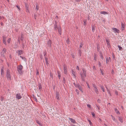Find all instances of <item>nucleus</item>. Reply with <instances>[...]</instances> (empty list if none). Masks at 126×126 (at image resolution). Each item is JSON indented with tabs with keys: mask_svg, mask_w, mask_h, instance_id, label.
<instances>
[{
	"mask_svg": "<svg viewBox=\"0 0 126 126\" xmlns=\"http://www.w3.org/2000/svg\"><path fill=\"white\" fill-rule=\"evenodd\" d=\"M23 68V67L21 64L18 65L17 67V71L20 75H22L23 73V71H22Z\"/></svg>",
	"mask_w": 126,
	"mask_h": 126,
	"instance_id": "f257e3e1",
	"label": "nucleus"
},
{
	"mask_svg": "<svg viewBox=\"0 0 126 126\" xmlns=\"http://www.w3.org/2000/svg\"><path fill=\"white\" fill-rule=\"evenodd\" d=\"M80 74L82 81L84 82L85 81V78L86 77V75L82 73H80Z\"/></svg>",
	"mask_w": 126,
	"mask_h": 126,
	"instance_id": "f03ea898",
	"label": "nucleus"
},
{
	"mask_svg": "<svg viewBox=\"0 0 126 126\" xmlns=\"http://www.w3.org/2000/svg\"><path fill=\"white\" fill-rule=\"evenodd\" d=\"M6 77L8 79H11V77L10 73V70L9 69H8L6 73Z\"/></svg>",
	"mask_w": 126,
	"mask_h": 126,
	"instance_id": "7ed1b4c3",
	"label": "nucleus"
},
{
	"mask_svg": "<svg viewBox=\"0 0 126 126\" xmlns=\"http://www.w3.org/2000/svg\"><path fill=\"white\" fill-rule=\"evenodd\" d=\"M112 29L113 30V32L115 33L116 32L117 33H119V32L120 31L119 30L116 28H112Z\"/></svg>",
	"mask_w": 126,
	"mask_h": 126,
	"instance_id": "20e7f679",
	"label": "nucleus"
},
{
	"mask_svg": "<svg viewBox=\"0 0 126 126\" xmlns=\"http://www.w3.org/2000/svg\"><path fill=\"white\" fill-rule=\"evenodd\" d=\"M93 87L94 88V89L95 90V92L97 94H98V90L97 88V87L96 86L94 85V84H93Z\"/></svg>",
	"mask_w": 126,
	"mask_h": 126,
	"instance_id": "39448f33",
	"label": "nucleus"
},
{
	"mask_svg": "<svg viewBox=\"0 0 126 126\" xmlns=\"http://www.w3.org/2000/svg\"><path fill=\"white\" fill-rule=\"evenodd\" d=\"M25 5L26 12H29V10L28 9V7L29 6L28 4L26 3H25Z\"/></svg>",
	"mask_w": 126,
	"mask_h": 126,
	"instance_id": "423d86ee",
	"label": "nucleus"
},
{
	"mask_svg": "<svg viewBox=\"0 0 126 126\" xmlns=\"http://www.w3.org/2000/svg\"><path fill=\"white\" fill-rule=\"evenodd\" d=\"M16 98L18 99H19L22 98V96L20 94H17L16 95Z\"/></svg>",
	"mask_w": 126,
	"mask_h": 126,
	"instance_id": "0eeeda50",
	"label": "nucleus"
},
{
	"mask_svg": "<svg viewBox=\"0 0 126 126\" xmlns=\"http://www.w3.org/2000/svg\"><path fill=\"white\" fill-rule=\"evenodd\" d=\"M52 42L51 40H49L47 42V44L48 47H51Z\"/></svg>",
	"mask_w": 126,
	"mask_h": 126,
	"instance_id": "6e6552de",
	"label": "nucleus"
},
{
	"mask_svg": "<svg viewBox=\"0 0 126 126\" xmlns=\"http://www.w3.org/2000/svg\"><path fill=\"white\" fill-rule=\"evenodd\" d=\"M2 38H3V43L5 45H6V43L5 40L6 38L7 37H6V36H5V35H3L2 36Z\"/></svg>",
	"mask_w": 126,
	"mask_h": 126,
	"instance_id": "1a4fd4ad",
	"label": "nucleus"
},
{
	"mask_svg": "<svg viewBox=\"0 0 126 126\" xmlns=\"http://www.w3.org/2000/svg\"><path fill=\"white\" fill-rule=\"evenodd\" d=\"M63 70L64 71V73L65 74H67V68L66 66L64 65L63 66Z\"/></svg>",
	"mask_w": 126,
	"mask_h": 126,
	"instance_id": "9d476101",
	"label": "nucleus"
},
{
	"mask_svg": "<svg viewBox=\"0 0 126 126\" xmlns=\"http://www.w3.org/2000/svg\"><path fill=\"white\" fill-rule=\"evenodd\" d=\"M4 67L3 66L1 67V75L2 76H3L4 74Z\"/></svg>",
	"mask_w": 126,
	"mask_h": 126,
	"instance_id": "9b49d317",
	"label": "nucleus"
},
{
	"mask_svg": "<svg viewBox=\"0 0 126 126\" xmlns=\"http://www.w3.org/2000/svg\"><path fill=\"white\" fill-rule=\"evenodd\" d=\"M1 55V59H5V56L4 53H3V52H1L0 53Z\"/></svg>",
	"mask_w": 126,
	"mask_h": 126,
	"instance_id": "f8f14e48",
	"label": "nucleus"
},
{
	"mask_svg": "<svg viewBox=\"0 0 126 126\" xmlns=\"http://www.w3.org/2000/svg\"><path fill=\"white\" fill-rule=\"evenodd\" d=\"M55 24L54 25V28L55 30H56L58 28L57 27V22L56 21H55Z\"/></svg>",
	"mask_w": 126,
	"mask_h": 126,
	"instance_id": "ddd939ff",
	"label": "nucleus"
},
{
	"mask_svg": "<svg viewBox=\"0 0 126 126\" xmlns=\"http://www.w3.org/2000/svg\"><path fill=\"white\" fill-rule=\"evenodd\" d=\"M58 32L60 35H61V31H62V29L61 27H58Z\"/></svg>",
	"mask_w": 126,
	"mask_h": 126,
	"instance_id": "4468645a",
	"label": "nucleus"
},
{
	"mask_svg": "<svg viewBox=\"0 0 126 126\" xmlns=\"http://www.w3.org/2000/svg\"><path fill=\"white\" fill-rule=\"evenodd\" d=\"M69 119L73 123H76V121L75 120L72 118H69Z\"/></svg>",
	"mask_w": 126,
	"mask_h": 126,
	"instance_id": "2eb2a0df",
	"label": "nucleus"
},
{
	"mask_svg": "<svg viewBox=\"0 0 126 126\" xmlns=\"http://www.w3.org/2000/svg\"><path fill=\"white\" fill-rule=\"evenodd\" d=\"M82 70L83 71V72H81L80 73H82L86 75V71L85 69H84V68H82Z\"/></svg>",
	"mask_w": 126,
	"mask_h": 126,
	"instance_id": "dca6fc26",
	"label": "nucleus"
},
{
	"mask_svg": "<svg viewBox=\"0 0 126 126\" xmlns=\"http://www.w3.org/2000/svg\"><path fill=\"white\" fill-rule=\"evenodd\" d=\"M59 93L58 92H56V96L57 99L59 100Z\"/></svg>",
	"mask_w": 126,
	"mask_h": 126,
	"instance_id": "f3484780",
	"label": "nucleus"
},
{
	"mask_svg": "<svg viewBox=\"0 0 126 126\" xmlns=\"http://www.w3.org/2000/svg\"><path fill=\"white\" fill-rule=\"evenodd\" d=\"M57 72L58 75V78L59 79H60L61 78V72L59 71H57Z\"/></svg>",
	"mask_w": 126,
	"mask_h": 126,
	"instance_id": "a211bd4d",
	"label": "nucleus"
},
{
	"mask_svg": "<svg viewBox=\"0 0 126 126\" xmlns=\"http://www.w3.org/2000/svg\"><path fill=\"white\" fill-rule=\"evenodd\" d=\"M106 63H108L109 62V60H110V57H109V59L107 58L106 57Z\"/></svg>",
	"mask_w": 126,
	"mask_h": 126,
	"instance_id": "6ab92c4d",
	"label": "nucleus"
},
{
	"mask_svg": "<svg viewBox=\"0 0 126 126\" xmlns=\"http://www.w3.org/2000/svg\"><path fill=\"white\" fill-rule=\"evenodd\" d=\"M23 51L21 50H19L18 51V55H19L21 54H23Z\"/></svg>",
	"mask_w": 126,
	"mask_h": 126,
	"instance_id": "aec40b11",
	"label": "nucleus"
},
{
	"mask_svg": "<svg viewBox=\"0 0 126 126\" xmlns=\"http://www.w3.org/2000/svg\"><path fill=\"white\" fill-rule=\"evenodd\" d=\"M100 14H102L105 15V14H108V13L107 12L103 11H101L100 12Z\"/></svg>",
	"mask_w": 126,
	"mask_h": 126,
	"instance_id": "412c9836",
	"label": "nucleus"
},
{
	"mask_svg": "<svg viewBox=\"0 0 126 126\" xmlns=\"http://www.w3.org/2000/svg\"><path fill=\"white\" fill-rule=\"evenodd\" d=\"M100 87L103 91L104 92H105V89L104 88L103 85H101L100 86Z\"/></svg>",
	"mask_w": 126,
	"mask_h": 126,
	"instance_id": "4be33fe9",
	"label": "nucleus"
},
{
	"mask_svg": "<svg viewBox=\"0 0 126 126\" xmlns=\"http://www.w3.org/2000/svg\"><path fill=\"white\" fill-rule=\"evenodd\" d=\"M72 74L73 75L74 77L75 78H76V73H75V72L74 71H73V70H72Z\"/></svg>",
	"mask_w": 126,
	"mask_h": 126,
	"instance_id": "5701e85b",
	"label": "nucleus"
},
{
	"mask_svg": "<svg viewBox=\"0 0 126 126\" xmlns=\"http://www.w3.org/2000/svg\"><path fill=\"white\" fill-rule=\"evenodd\" d=\"M114 109H115V110L116 112L118 114H120V113H119V111L118 110L117 108H115Z\"/></svg>",
	"mask_w": 126,
	"mask_h": 126,
	"instance_id": "b1692460",
	"label": "nucleus"
},
{
	"mask_svg": "<svg viewBox=\"0 0 126 126\" xmlns=\"http://www.w3.org/2000/svg\"><path fill=\"white\" fill-rule=\"evenodd\" d=\"M95 30V26L94 25L92 26V31L94 32Z\"/></svg>",
	"mask_w": 126,
	"mask_h": 126,
	"instance_id": "393cba45",
	"label": "nucleus"
},
{
	"mask_svg": "<svg viewBox=\"0 0 126 126\" xmlns=\"http://www.w3.org/2000/svg\"><path fill=\"white\" fill-rule=\"evenodd\" d=\"M78 88L79 89V90L80 91H81L82 92V93H83V90H82V88L81 87L80 85L79 86V87H78Z\"/></svg>",
	"mask_w": 126,
	"mask_h": 126,
	"instance_id": "a878e982",
	"label": "nucleus"
},
{
	"mask_svg": "<svg viewBox=\"0 0 126 126\" xmlns=\"http://www.w3.org/2000/svg\"><path fill=\"white\" fill-rule=\"evenodd\" d=\"M118 119L121 122V123H122L123 122V120H122V118L120 117H119L118 118Z\"/></svg>",
	"mask_w": 126,
	"mask_h": 126,
	"instance_id": "bb28decb",
	"label": "nucleus"
},
{
	"mask_svg": "<svg viewBox=\"0 0 126 126\" xmlns=\"http://www.w3.org/2000/svg\"><path fill=\"white\" fill-rule=\"evenodd\" d=\"M106 89H107V92H108V93L110 95V96H111V94H110V90L107 87H106Z\"/></svg>",
	"mask_w": 126,
	"mask_h": 126,
	"instance_id": "cd10ccee",
	"label": "nucleus"
},
{
	"mask_svg": "<svg viewBox=\"0 0 126 126\" xmlns=\"http://www.w3.org/2000/svg\"><path fill=\"white\" fill-rule=\"evenodd\" d=\"M39 8L38 5L37 3L36 4V10L37 11L38 10Z\"/></svg>",
	"mask_w": 126,
	"mask_h": 126,
	"instance_id": "c85d7f7f",
	"label": "nucleus"
},
{
	"mask_svg": "<svg viewBox=\"0 0 126 126\" xmlns=\"http://www.w3.org/2000/svg\"><path fill=\"white\" fill-rule=\"evenodd\" d=\"M81 50L79 49V54L80 56L81 54Z\"/></svg>",
	"mask_w": 126,
	"mask_h": 126,
	"instance_id": "c756f323",
	"label": "nucleus"
},
{
	"mask_svg": "<svg viewBox=\"0 0 126 126\" xmlns=\"http://www.w3.org/2000/svg\"><path fill=\"white\" fill-rule=\"evenodd\" d=\"M6 49L5 48H4L1 52H3V53H4L6 52Z\"/></svg>",
	"mask_w": 126,
	"mask_h": 126,
	"instance_id": "7c9ffc66",
	"label": "nucleus"
},
{
	"mask_svg": "<svg viewBox=\"0 0 126 126\" xmlns=\"http://www.w3.org/2000/svg\"><path fill=\"white\" fill-rule=\"evenodd\" d=\"M36 121L37 123L40 126H41V124L40 123L39 121L37 120H36Z\"/></svg>",
	"mask_w": 126,
	"mask_h": 126,
	"instance_id": "2f4dec72",
	"label": "nucleus"
},
{
	"mask_svg": "<svg viewBox=\"0 0 126 126\" xmlns=\"http://www.w3.org/2000/svg\"><path fill=\"white\" fill-rule=\"evenodd\" d=\"M22 59L24 61H25V62H26L27 61V60H26V59L25 58V57H22Z\"/></svg>",
	"mask_w": 126,
	"mask_h": 126,
	"instance_id": "473e14b6",
	"label": "nucleus"
},
{
	"mask_svg": "<svg viewBox=\"0 0 126 126\" xmlns=\"http://www.w3.org/2000/svg\"><path fill=\"white\" fill-rule=\"evenodd\" d=\"M22 47L23 48H24V47H25V43L24 42H23L22 41Z\"/></svg>",
	"mask_w": 126,
	"mask_h": 126,
	"instance_id": "72a5a7b5",
	"label": "nucleus"
},
{
	"mask_svg": "<svg viewBox=\"0 0 126 126\" xmlns=\"http://www.w3.org/2000/svg\"><path fill=\"white\" fill-rule=\"evenodd\" d=\"M46 54L47 51L46 50H45L44 53V56H45V57H46Z\"/></svg>",
	"mask_w": 126,
	"mask_h": 126,
	"instance_id": "f704fd0d",
	"label": "nucleus"
},
{
	"mask_svg": "<svg viewBox=\"0 0 126 126\" xmlns=\"http://www.w3.org/2000/svg\"><path fill=\"white\" fill-rule=\"evenodd\" d=\"M118 47L120 50H122V48L121 47H120V46H118Z\"/></svg>",
	"mask_w": 126,
	"mask_h": 126,
	"instance_id": "c9c22d12",
	"label": "nucleus"
},
{
	"mask_svg": "<svg viewBox=\"0 0 126 126\" xmlns=\"http://www.w3.org/2000/svg\"><path fill=\"white\" fill-rule=\"evenodd\" d=\"M83 22H84V26H85L86 24V20H83Z\"/></svg>",
	"mask_w": 126,
	"mask_h": 126,
	"instance_id": "e433bc0d",
	"label": "nucleus"
},
{
	"mask_svg": "<svg viewBox=\"0 0 126 126\" xmlns=\"http://www.w3.org/2000/svg\"><path fill=\"white\" fill-rule=\"evenodd\" d=\"M42 88V87L41 86V84H39V89H41Z\"/></svg>",
	"mask_w": 126,
	"mask_h": 126,
	"instance_id": "4c0bfd02",
	"label": "nucleus"
},
{
	"mask_svg": "<svg viewBox=\"0 0 126 126\" xmlns=\"http://www.w3.org/2000/svg\"><path fill=\"white\" fill-rule=\"evenodd\" d=\"M92 116L93 117H95V113L94 112H93L92 113Z\"/></svg>",
	"mask_w": 126,
	"mask_h": 126,
	"instance_id": "58836bf2",
	"label": "nucleus"
},
{
	"mask_svg": "<svg viewBox=\"0 0 126 126\" xmlns=\"http://www.w3.org/2000/svg\"><path fill=\"white\" fill-rule=\"evenodd\" d=\"M125 25L123 23L121 22V27H124L125 28Z\"/></svg>",
	"mask_w": 126,
	"mask_h": 126,
	"instance_id": "ea45409f",
	"label": "nucleus"
},
{
	"mask_svg": "<svg viewBox=\"0 0 126 126\" xmlns=\"http://www.w3.org/2000/svg\"><path fill=\"white\" fill-rule=\"evenodd\" d=\"M11 38H9L8 40H7V42H8L9 44L10 42V41H11Z\"/></svg>",
	"mask_w": 126,
	"mask_h": 126,
	"instance_id": "a19ab883",
	"label": "nucleus"
},
{
	"mask_svg": "<svg viewBox=\"0 0 126 126\" xmlns=\"http://www.w3.org/2000/svg\"><path fill=\"white\" fill-rule=\"evenodd\" d=\"M80 86V85L78 83L75 86L76 87H78L79 86Z\"/></svg>",
	"mask_w": 126,
	"mask_h": 126,
	"instance_id": "79ce46f5",
	"label": "nucleus"
},
{
	"mask_svg": "<svg viewBox=\"0 0 126 126\" xmlns=\"http://www.w3.org/2000/svg\"><path fill=\"white\" fill-rule=\"evenodd\" d=\"M65 79L64 78V77H63V82L64 83H65Z\"/></svg>",
	"mask_w": 126,
	"mask_h": 126,
	"instance_id": "37998d69",
	"label": "nucleus"
},
{
	"mask_svg": "<svg viewBox=\"0 0 126 126\" xmlns=\"http://www.w3.org/2000/svg\"><path fill=\"white\" fill-rule=\"evenodd\" d=\"M76 91L77 93V94H78V95L79 94V91L77 90V89H76Z\"/></svg>",
	"mask_w": 126,
	"mask_h": 126,
	"instance_id": "c03bdc74",
	"label": "nucleus"
},
{
	"mask_svg": "<svg viewBox=\"0 0 126 126\" xmlns=\"http://www.w3.org/2000/svg\"><path fill=\"white\" fill-rule=\"evenodd\" d=\"M100 70L101 71V72L102 73V74L103 75H104V73H103V71L101 69H100Z\"/></svg>",
	"mask_w": 126,
	"mask_h": 126,
	"instance_id": "a18cd8bd",
	"label": "nucleus"
},
{
	"mask_svg": "<svg viewBox=\"0 0 126 126\" xmlns=\"http://www.w3.org/2000/svg\"><path fill=\"white\" fill-rule=\"evenodd\" d=\"M45 57V61H48V58L47 57Z\"/></svg>",
	"mask_w": 126,
	"mask_h": 126,
	"instance_id": "49530a36",
	"label": "nucleus"
},
{
	"mask_svg": "<svg viewBox=\"0 0 126 126\" xmlns=\"http://www.w3.org/2000/svg\"><path fill=\"white\" fill-rule=\"evenodd\" d=\"M83 45V44L82 43H80V46L79 47L80 48L81 47H82Z\"/></svg>",
	"mask_w": 126,
	"mask_h": 126,
	"instance_id": "de8ad7c7",
	"label": "nucleus"
},
{
	"mask_svg": "<svg viewBox=\"0 0 126 126\" xmlns=\"http://www.w3.org/2000/svg\"><path fill=\"white\" fill-rule=\"evenodd\" d=\"M87 106L89 108H91V105H90L89 104H88L87 105Z\"/></svg>",
	"mask_w": 126,
	"mask_h": 126,
	"instance_id": "09e8293b",
	"label": "nucleus"
},
{
	"mask_svg": "<svg viewBox=\"0 0 126 126\" xmlns=\"http://www.w3.org/2000/svg\"><path fill=\"white\" fill-rule=\"evenodd\" d=\"M88 121L89 123V124L90 125H92V123L91 122V121L90 120H88Z\"/></svg>",
	"mask_w": 126,
	"mask_h": 126,
	"instance_id": "8fccbe9b",
	"label": "nucleus"
},
{
	"mask_svg": "<svg viewBox=\"0 0 126 126\" xmlns=\"http://www.w3.org/2000/svg\"><path fill=\"white\" fill-rule=\"evenodd\" d=\"M16 6L17 7V8H18V9L19 10H20V6H19L17 5Z\"/></svg>",
	"mask_w": 126,
	"mask_h": 126,
	"instance_id": "3c124183",
	"label": "nucleus"
},
{
	"mask_svg": "<svg viewBox=\"0 0 126 126\" xmlns=\"http://www.w3.org/2000/svg\"><path fill=\"white\" fill-rule=\"evenodd\" d=\"M97 50L98 51H99L100 50L99 49V47L98 46H97Z\"/></svg>",
	"mask_w": 126,
	"mask_h": 126,
	"instance_id": "603ef678",
	"label": "nucleus"
},
{
	"mask_svg": "<svg viewBox=\"0 0 126 126\" xmlns=\"http://www.w3.org/2000/svg\"><path fill=\"white\" fill-rule=\"evenodd\" d=\"M67 42L68 44V43H69V39H67Z\"/></svg>",
	"mask_w": 126,
	"mask_h": 126,
	"instance_id": "864d4df0",
	"label": "nucleus"
},
{
	"mask_svg": "<svg viewBox=\"0 0 126 126\" xmlns=\"http://www.w3.org/2000/svg\"><path fill=\"white\" fill-rule=\"evenodd\" d=\"M100 58H101L102 59V60H103V55H101V56H100Z\"/></svg>",
	"mask_w": 126,
	"mask_h": 126,
	"instance_id": "5fc2aeb1",
	"label": "nucleus"
},
{
	"mask_svg": "<svg viewBox=\"0 0 126 126\" xmlns=\"http://www.w3.org/2000/svg\"><path fill=\"white\" fill-rule=\"evenodd\" d=\"M76 69H77V70H79V66H77Z\"/></svg>",
	"mask_w": 126,
	"mask_h": 126,
	"instance_id": "6e6d98bb",
	"label": "nucleus"
},
{
	"mask_svg": "<svg viewBox=\"0 0 126 126\" xmlns=\"http://www.w3.org/2000/svg\"><path fill=\"white\" fill-rule=\"evenodd\" d=\"M96 106L98 108V109L99 110L100 109V107L98 106L97 105H96Z\"/></svg>",
	"mask_w": 126,
	"mask_h": 126,
	"instance_id": "4d7b16f0",
	"label": "nucleus"
},
{
	"mask_svg": "<svg viewBox=\"0 0 126 126\" xmlns=\"http://www.w3.org/2000/svg\"><path fill=\"white\" fill-rule=\"evenodd\" d=\"M34 98L35 99V100L36 101V102H37V101H38V100H37V99L35 97H34Z\"/></svg>",
	"mask_w": 126,
	"mask_h": 126,
	"instance_id": "13d9d810",
	"label": "nucleus"
},
{
	"mask_svg": "<svg viewBox=\"0 0 126 126\" xmlns=\"http://www.w3.org/2000/svg\"><path fill=\"white\" fill-rule=\"evenodd\" d=\"M106 40L107 43L109 42V40L108 39H106Z\"/></svg>",
	"mask_w": 126,
	"mask_h": 126,
	"instance_id": "bf43d9fd",
	"label": "nucleus"
},
{
	"mask_svg": "<svg viewBox=\"0 0 126 126\" xmlns=\"http://www.w3.org/2000/svg\"><path fill=\"white\" fill-rule=\"evenodd\" d=\"M23 37L22 36H21V40L22 41H23Z\"/></svg>",
	"mask_w": 126,
	"mask_h": 126,
	"instance_id": "052dcab7",
	"label": "nucleus"
},
{
	"mask_svg": "<svg viewBox=\"0 0 126 126\" xmlns=\"http://www.w3.org/2000/svg\"><path fill=\"white\" fill-rule=\"evenodd\" d=\"M97 102L99 103H100V102H101V101H100V100H99V99H98L97 100Z\"/></svg>",
	"mask_w": 126,
	"mask_h": 126,
	"instance_id": "680f3d73",
	"label": "nucleus"
},
{
	"mask_svg": "<svg viewBox=\"0 0 126 126\" xmlns=\"http://www.w3.org/2000/svg\"><path fill=\"white\" fill-rule=\"evenodd\" d=\"M46 64L47 65L48 64V61H46Z\"/></svg>",
	"mask_w": 126,
	"mask_h": 126,
	"instance_id": "e2e57ef3",
	"label": "nucleus"
},
{
	"mask_svg": "<svg viewBox=\"0 0 126 126\" xmlns=\"http://www.w3.org/2000/svg\"><path fill=\"white\" fill-rule=\"evenodd\" d=\"M87 86H88V87L89 88H90V86H89V84L88 83H87Z\"/></svg>",
	"mask_w": 126,
	"mask_h": 126,
	"instance_id": "0e129e2a",
	"label": "nucleus"
},
{
	"mask_svg": "<svg viewBox=\"0 0 126 126\" xmlns=\"http://www.w3.org/2000/svg\"><path fill=\"white\" fill-rule=\"evenodd\" d=\"M125 28L124 27H121V29L122 31H123L124 30Z\"/></svg>",
	"mask_w": 126,
	"mask_h": 126,
	"instance_id": "69168bd1",
	"label": "nucleus"
},
{
	"mask_svg": "<svg viewBox=\"0 0 126 126\" xmlns=\"http://www.w3.org/2000/svg\"><path fill=\"white\" fill-rule=\"evenodd\" d=\"M100 56H101V55H103L102 52H100Z\"/></svg>",
	"mask_w": 126,
	"mask_h": 126,
	"instance_id": "338daca9",
	"label": "nucleus"
},
{
	"mask_svg": "<svg viewBox=\"0 0 126 126\" xmlns=\"http://www.w3.org/2000/svg\"><path fill=\"white\" fill-rule=\"evenodd\" d=\"M112 119L114 121H115V118H114V117H112Z\"/></svg>",
	"mask_w": 126,
	"mask_h": 126,
	"instance_id": "774afa93",
	"label": "nucleus"
}]
</instances>
